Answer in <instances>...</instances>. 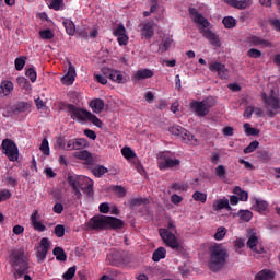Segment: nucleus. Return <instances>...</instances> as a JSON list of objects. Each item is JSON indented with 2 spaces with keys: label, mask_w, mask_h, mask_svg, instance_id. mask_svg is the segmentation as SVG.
<instances>
[{
  "label": "nucleus",
  "mask_w": 280,
  "mask_h": 280,
  "mask_svg": "<svg viewBox=\"0 0 280 280\" xmlns=\"http://www.w3.org/2000/svg\"><path fill=\"white\" fill-rule=\"evenodd\" d=\"M25 75L26 78L30 79L31 82H36L38 75L36 74V70L34 68H28L26 69V72H25Z\"/></svg>",
  "instance_id": "52"
},
{
  "label": "nucleus",
  "mask_w": 280,
  "mask_h": 280,
  "mask_svg": "<svg viewBox=\"0 0 280 280\" xmlns=\"http://www.w3.org/2000/svg\"><path fill=\"white\" fill-rule=\"evenodd\" d=\"M167 250L165 247H159L153 252L152 259L153 261H159L160 259H165Z\"/></svg>",
  "instance_id": "34"
},
{
  "label": "nucleus",
  "mask_w": 280,
  "mask_h": 280,
  "mask_svg": "<svg viewBox=\"0 0 280 280\" xmlns=\"http://www.w3.org/2000/svg\"><path fill=\"white\" fill-rule=\"evenodd\" d=\"M150 78H154V71H152L151 69H141L138 70L133 77H132V81L133 82H141V80H148Z\"/></svg>",
  "instance_id": "17"
},
{
  "label": "nucleus",
  "mask_w": 280,
  "mask_h": 280,
  "mask_svg": "<svg viewBox=\"0 0 280 280\" xmlns=\"http://www.w3.org/2000/svg\"><path fill=\"white\" fill-rule=\"evenodd\" d=\"M55 235L56 237H65V225L58 224L55 226Z\"/></svg>",
  "instance_id": "61"
},
{
  "label": "nucleus",
  "mask_w": 280,
  "mask_h": 280,
  "mask_svg": "<svg viewBox=\"0 0 280 280\" xmlns=\"http://www.w3.org/2000/svg\"><path fill=\"white\" fill-rule=\"evenodd\" d=\"M86 148V139L84 138H74L66 141V147L63 150H82Z\"/></svg>",
  "instance_id": "12"
},
{
  "label": "nucleus",
  "mask_w": 280,
  "mask_h": 280,
  "mask_svg": "<svg viewBox=\"0 0 280 280\" xmlns=\"http://www.w3.org/2000/svg\"><path fill=\"white\" fill-rule=\"evenodd\" d=\"M192 198L196 202H202V203L207 202V194L205 192L195 191L192 194Z\"/></svg>",
  "instance_id": "48"
},
{
  "label": "nucleus",
  "mask_w": 280,
  "mask_h": 280,
  "mask_svg": "<svg viewBox=\"0 0 280 280\" xmlns=\"http://www.w3.org/2000/svg\"><path fill=\"white\" fill-rule=\"evenodd\" d=\"M125 35H126V26H124V24H119L114 30V36L119 37V36H125Z\"/></svg>",
  "instance_id": "59"
},
{
  "label": "nucleus",
  "mask_w": 280,
  "mask_h": 280,
  "mask_svg": "<svg viewBox=\"0 0 280 280\" xmlns=\"http://www.w3.org/2000/svg\"><path fill=\"white\" fill-rule=\"evenodd\" d=\"M108 168L102 166V165H96L92 168V174L96 177V178H102L104 176V174H107Z\"/></svg>",
  "instance_id": "38"
},
{
  "label": "nucleus",
  "mask_w": 280,
  "mask_h": 280,
  "mask_svg": "<svg viewBox=\"0 0 280 280\" xmlns=\"http://www.w3.org/2000/svg\"><path fill=\"white\" fill-rule=\"evenodd\" d=\"M160 237H162L164 244L168 246V248H172V250H177L180 253L183 250V245L178 243V238L174 233L170 232L167 229H160L159 230Z\"/></svg>",
  "instance_id": "3"
},
{
  "label": "nucleus",
  "mask_w": 280,
  "mask_h": 280,
  "mask_svg": "<svg viewBox=\"0 0 280 280\" xmlns=\"http://www.w3.org/2000/svg\"><path fill=\"white\" fill-rule=\"evenodd\" d=\"M191 108H194L195 113L199 117H207V115L209 114V112L202 101L191 103Z\"/></svg>",
  "instance_id": "23"
},
{
  "label": "nucleus",
  "mask_w": 280,
  "mask_h": 280,
  "mask_svg": "<svg viewBox=\"0 0 280 280\" xmlns=\"http://www.w3.org/2000/svg\"><path fill=\"white\" fill-rule=\"evenodd\" d=\"M75 270H77V267H75V266L70 267V268L62 275V279H65V280H71V279H73V277H75Z\"/></svg>",
  "instance_id": "51"
},
{
  "label": "nucleus",
  "mask_w": 280,
  "mask_h": 280,
  "mask_svg": "<svg viewBox=\"0 0 280 280\" xmlns=\"http://www.w3.org/2000/svg\"><path fill=\"white\" fill-rule=\"evenodd\" d=\"M39 150H42L45 156H49V141L46 138L42 141Z\"/></svg>",
  "instance_id": "55"
},
{
  "label": "nucleus",
  "mask_w": 280,
  "mask_h": 280,
  "mask_svg": "<svg viewBox=\"0 0 280 280\" xmlns=\"http://www.w3.org/2000/svg\"><path fill=\"white\" fill-rule=\"evenodd\" d=\"M170 47H172V38L170 37H164L162 39V43L159 46V51L161 54H165V51H167V49H170Z\"/></svg>",
  "instance_id": "39"
},
{
  "label": "nucleus",
  "mask_w": 280,
  "mask_h": 280,
  "mask_svg": "<svg viewBox=\"0 0 280 280\" xmlns=\"http://www.w3.org/2000/svg\"><path fill=\"white\" fill-rule=\"evenodd\" d=\"M89 229L92 231H107V217L94 215L88 223Z\"/></svg>",
  "instance_id": "10"
},
{
  "label": "nucleus",
  "mask_w": 280,
  "mask_h": 280,
  "mask_svg": "<svg viewBox=\"0 0 280 280\" xmlns=\"http://www.w3.org/2000/svg\"><path fill=\"white\" fill-rule=\"evenodd\" d=\"M259 242V238L253 234L248 241H247V246L248 248H250V250H253L254 253H258V254H261L264 253V248H260V250H257V244Z\"/></svg>",
  "instance_id": "28"
},
{
  "label": "nucleus",
  "mask_w": 280,
  "mask_h": 280,
  "mask_svg": "<svg viewBox=\"0 0 280 280\" xmlns=\"http://www.w3.org/2000/svg\"><path fill=\"white\" fill-rule=\"evenodd\" d=\"M74 156L75 159H80V161H84L86 165H93V163H95L93 155L86 150L75 152Z\"/></svg>",
  "instance_id": "22"
},
{
  "label": "nucleus",
  "mask_w": 280,
  "mask_h": 280,
  "mask_svg": "<svg viewBox=\"0 0 280 280\" xmlns=\"http://www.w3.org/2000/svg\"><path fill=\"white\" fill-rule=\"evenodd\" d=\"M63 3H65V0H51L49 8L50 10H55L56 12H58V10L62 8Z\"/></svg>",
  "instance_id": "53"
},
{
  "label": "nucleus",
  "mask_w": 280,
  "mask_h": 280,
  "mask_svg": "<svg viewBox=\"0 0 280 280\" xmlns=\"http://www.w3.org/2000/svg\"><path fill=\"white\" fill-rule=\"evenodd\" d=\"M85 121H91V124H93L97 128H102V126H104V122H102V120L100 118H97V116H95L91 112H88V116L85 118Z\"/></svg>",
  "instance_id": "37"
},
{
  "label": "nucleus",
  "mask_w": 280,
  "mask_h": 280,
  "mask_svg": "<svg viewBox=\"0 0 280 280\" xmlns=\"http://www.w3.org/2000/svg\"><path fill=\"white\" fill-rule=\"evenodd\" d=\"M62 25L66 30V33L69 35V36H75V24L73 23V21L69 20V19H66L63 20L62 22Z\"/></svg>",
  "instance_id": "29"
},
{
  "label": "nucleus",
  "mask_w": 280,
  "mask_h": 280,
  "mask_svg": "<svg viewBox=\"0 0 280 280\" xmlns=\"http://www.w3.org/2000/svg\"><path fill=\"white\" fill-rule=\"evenodd\" d=\"M244 130L247 137H257V135H259V130L250 127L248 122L244 124Z\"/></svg>",
  "instance_id": "42"
},
{
  "label": "nucleus",
  "mask_w": 280,
  "mask_h": 280,
  "mask_svg": "<svg viewBox=\"0 0 280 280\" xmlns=\"http://www.w3.org/2000/svg\"><path fill=\"white\" fill-rule=\"evenodd\" d=\"M185 130H186L185 128L178 125H175L173 127H170L168 132H171V135H175V137H182Z\"/></svg>",
  "instance_id": "46"
},
{
  "label": "nucleus",
  "mask_w": 280,
  "mask_h": 280,
  "mask_svg": "<svg viewBox=\"0 0 280 280\" xmlns=\"http://www.w3.org/2000/svg\"><path fill=\"white\" fill-rule=\"evenodd\" d=\"M163 162H160V170H165L167 167H176L180 165V160L178 159H171L165 155V153L162 154Z\"/></svg>",
  "instance_id": "21"
},
{
  "label": "nucleus",
  "mask_w": 280,
  "mask_h": 280,
  "mask_svg": "<svg viewBox=\"0 0 280 280\" xmlns=\"http://www.w3.org/2000/svg\"><path fill=\"white\" fill-rule=\"evenodd\" d=\"M201 103H203V106H206V110L208 113L215 106V98L213 96H208L206 100H202Z\"/></svg>",
  "instance_id": "44"
},
{
  "label": "nucleus",
  "mask_w": 280,
  "mask_h": 280,
  "mask_svg": "<svg viewBox=\"0 0 280 280\" xmlns=\"http://www.w3.org/2000/svg\"><path fill=\"white\" fill-rule=\"evenodd\" d=\"M257 158L260 161L268 162L270 160V154H268V151H266V150H259V151H257Z\"/></svg>",
  "instance_id": "58"
},
{
  "label": "nucleus",
  "mask_w": 280,
  "mask_h": 280,
  "mask_svg": "<svg viewBox=\"0 0 280 280\" xmlns=\"http://www.w3.org/2000/svg\"><path fill=\"white\" fill-rule=\"evenodd\" d=\"M275 277L277 272L272 269H262L255 275L254 280H275Z\"/></svg>",
  "instance_id": "18"
},
{
  "label": "nucleus",
  "mask_w": 280,
  "mask_h": 280,
  "mask_svg": "<svg viewBox=\"0 0 280 280\" xmlns=\"http://www.w3.org/2000/svg\"><path fill=\"white\" fill-rule=\"evenodd\" d=\"M201 34L203 36V38H207V40H209V43L212 45V47H220L221 43H220V36H218V34L213 33V31L207 28L201 31Z\"/></svg>",
  "instance_id": "16"
},
{
  "label": "nucleus",
  "mask_w": 280,
  "mask_h": 280,
  "mask_svg": "<svg viewBox=\"0 0 280 280\" xmlns=\"http://www.w3.org/2000/svg\"><path fill=\"white\" fill-rule=\"evenodd\" d=\"M222 23H223L225 30H233V27H235V25H237V21L233 16L223 18Z\"/></svg>",
  "instance_id": "40"
},
{
  "label": "nucleus",
  "mask_w": 280,
  "mask_h": 280,
  "mask_svg": "<svg viewBox=\"0 0 280 280\" xmlns=\"http://www.w3.org/2000/svg\"><path fill=\"white\" fill-rule=\"evenodd\" d=\"M51 248V242L47 237H43L39 242V246L36 247V259L38 264H43L47 259V253Z\"/></svg>",
  "instance_id": "9"
},
{
  "label": "nucleus",
  "mask_w": 280,
  "mask_h": 280,
  "mask_svg": "<svg viewBox=\"0 0 280 280\" xmlns=\"http://www.w3.org/2000/svg\"><path fill=\"white\" fill-rule=\"evenodd\" d=\"M121 154H122V156H125V159H135V156H137V154H135V151H132V149H130V147L122 148Z\"/></svg>",
  "instance_id": "50"
},
{
  "label": "nucleus",
  "mask_w": 280,
  "mask_h": 280,
  "mask_svg": "<svg viewBox=\"0 0 280 280\" xmlns=\"http://www.w3.org/2000/svg\"><path fill=\"white\" fill-rule=\"evenodd\" d=\"M14 91V83L12 81H2L0 84V93H2L5 97L10 95Z\"/></svg>",
  "instance_id": "27"
},
{
  "label": "nucleus",
  "mask_w": 280,
  "mask_h": 280,
  "mask_svg": "<svg viewBox=\"0 0 280 280\" xmlns=\"http://www.w3.org/2000/svg\"><path fill=\"white\" fill-rule=\"evenodd\" d=\"M74 34H77L78 38H89V31L84 27L77 28Z\"/></svg>",
  "instance_id": "60"
},
{
  "label": "nucleus",
  "mask_w": 280,
  "mask_h": 280,
  "mask_svg": "<svg viewBox=\"0 0 280 280\" xmlns=\"http://www.w3.org/2000/svg\"><path fill=\"white\" fill-rule=\"evenodd\" d=\"M56 143L59 150H65L67 145V140H65V137L60 136L57 138Z\"/></svg>",
  "instance_id": "63"
},
{
  "label": "nucleus",
  "mask_w": 280,
  "mask_h": 280,
  "mask_svg": "<svg viewBox=\"0 0 280 280\" xmlns=\"http://www.w3.org/2000/svg\"><path fill=\"white\" fill-rule=\"evenodd\" d=\"M39 36L43 40H51L54 38V32H51L49 28H46L39 31Z\"/></svg>",
  "instance_id": "47"
},
{
  "label": "nucleus",
  "mask_w": 280,
  "mask_h": 280,
  "mask_svg": "<svg viewBox=\"0 0 280 280\" xmlns=\"http://www.w3.org/2000/svg\"><path fill=\"white\" fill-rule=\"evenodd\" d=\"M104 100L102 98H94L90 102V108L95 113L96 115H100L102 110H104Z\"/></svg>",
  "instance_id": "24"
},
{
  "label": "nucleus",
  "mask_w": 280,
  "mask_h": 280,
  "mask_svg": "<svg viewBox=\"0 0 280 280\" xmlns=\"http://www.w3.org/2000/svg\"><path fill=\"white\" fill-rule=\"evenodd\" d=\"M80 189L83 191V194H86L89 198H93V182L85 179V185L80 186Z\"/></svg>",
  "instance_id": "36"
},
{
  "label": "nucleus",
  "mask_w": 280,
  "mask_h": 280,
  "mask_svg": "<svg viewBox=\"0 0 280 280\" xmlns=\"http://www.w3.org/2000/svg\"><path fill=\"white\" fill-rule=\"evenodd\" d=\"M172 188L174 189V191H187V186L180 183H174L172 185Z\"/></svg>",
  "instance_id": "64"
},
{
  "label": "nucleus",
  "mask_w": 280,
  "mask_h": 280,
  "mask_svg": "<svg viewBox=\"0 0 280 280\" xmlns=\"http://www.w3.org/2000/svg\"><path fill=\"white\" fill-rule=\"evenodd\" d=\"M130 208L141 207V205H150V199L148 198H133L129 201Z\"/></svg>",
  "instance_id": "35"
},
{
  "label": "nucleus",
  "mask_w": 280,
  "mask_h": 280,
  "mask_svg": "<svg viewBox=\"0 0 280 280\" xmlns=\"http://www.w3.org/2000/svg\"><path fill=\"white\" fill-rule=\"evenodd\" d=\"M65 110L70 115L71 119L75 121H86V116L89 110L82 109L73 104H65L63 105Z\"/></svg>",
  "instance_id": "5"
},
{
  "label": "nucleus",
  "mask_w": 280,
  "mask_h": 280,
  "mask_svg": "<svg viewBox=\"0 0 280 280\" xmlns=\"http://www.w3.org/2000/svg\"><path fill=\"white\" fill-rule=\"evenodd\" d=\"M180 139L182 141H184V143H189L190 145H198V139H196V136H194V133L189 132L187 129L184 130Z\"/></svg>",
  "instance_id": "25"
},
{
  "label": "nucleus",
  "mask_w": 280,
  "mask_h": 280,
  "mask_svg": "<svg viewBox=\"0 0 280 280\" xmlns=\"http://www.w3.org/2000/svg\"><path fill=\"white\" fill-rule=\"evenodd\" d=\"M9 264L16 270L19 277L27 275V270H30V261L25 256V252L21 249L11 253Z\"/></svg>",
  "instance_id": "2"
},
{
  "label": "nucleus",
  "mask_w": 280,
  "mask_h": 280,
  "mask_svg": "<svg viewBox=\"0 0 280 280\" xmlns=\"http://www.w3.org/2000/svg\"><path fill=\"white\" fill-rule=\"evenodd\" d=\"M12 198V192L8 189H2L0 191V202H5V200H10Z\"/></svg>",
  "instance_id": "54"
},
{
  "label": "nucleus",
  "mask_w": 280,
  "mask_h": 280,
  "mask_svg": "<svg viewBox=\"0 0 280 280\" xmlns=\"http://www.w3.org/2000/svg\"><path fill=\"white\" fill-rule=\"evenodd\" d=\"M214 211H222V209H226L231 211V206L229 205V199H219L215 200L212 205Z\"/></svg>",
  "instance_id": "26"
},
{
  "label": "nucleus",
  "mask_w": 280,
  "mask_h": 280,
  "mask_svg": "<svg viewBox=\"0 0 280 280\" xmlns=\"http://www.w3.org/2000/svg\"><path fill=\"white\" fill-rule=\"evenodd\" d=\"M32 224H33V229L35 231H38L39 233H45V231H47V226L40 223V221H34Z\"/></svg>",
  "instance_id": "56"
},
{
  "label": "nucleus",
  "mask_w": 280,
  "mask_h": 280,
  "mask_svg": "<svg viewBox=\"0 0 280 280\" xmlns=\"http://www.w3.org/2000/svg\"><path fill=\"white\" fill-rule=\"evenodd\" d=\"M209 70L212 73H218L219 78L221 80H229V69H226V65L220 62V61H214L209 65Z\"/></svg>",
  "instance_id": "11"
},
{
  "label": "nucleus",
  "mask_w": 280,
  "mask_h": 280,
  "mask_svg": "<svg viewBox=\"0 0 280 280\" xmlns=\"http://www.w3.org/2000/svg\"><path fill=\"white\" fill-rule=\"evenodd\" d=\"M188 12H189V16H190V19H192L194 23L199 25L200 32L207 30V27H209L211 25L209 20H207V18H205V15H202V13L198 12V9L189 8Z\"/></svg>",
  "instance_id": "7"
},
{
  "label": "nucleus",
  "mask_w": 280,
  "mask_h": 280,
  "mask_svg": "<svg viewBox=\"0 0 280 280\" xmlns=\"http://www.w3.org/2000/svg\"><path fill=\"white\" fill-rule=\"evenodd\" d=\"M24 67H25V59L16 58L15 59V69H16V71H23Z\"/></svg>",
  "instance_id": "62"
},
{
  "label": "nucleus",
  "mask_w": 280,
  "mask_h": 280,
  "mask_svg": "<svg viewBox=\"0 0 280 280\" xmlns=\"http://www.w3.org/2000/svg\"><path fill=\"white\" fill-rule=\"evenodd\" d=\"M2 150H4V154L8 156L9 161H18L19 147H16L13 140L4 139L2 141Z\"/></svg>",
  "instance_id": "8"
},
{
  "label": "nucleus",
  "mask_w": 280,
  "mask_h": 280,
  "mask_svg": "<svg viewBox=\"0 0 280 280\" xmlns=\"http://www.w3.org/2000/svg\"><path fill=\"white\" fill-rule=\"evenodd\" d=\"M259 148V141L254 140L249 143L248 147H246L243 152L244 154H252V152H255Z\"/></svg>",
  "instance_id": "43"
},
{
  "label": "nucleus",
  "mask_w": 280,
  "mask_h": 280,
  "mask_svg": "<svg viewBox=\"0 0 280 280\" xmlns=\"http://www.w3.org/2000/svg\"><path fill=\"white\" fill-rule=\"evenodd\" d=\"M226 259H229V253L226 252V248L222 246V244L214 243L209 247L208 266L212 272L222 270L226 264Z\"/></svg>",
  "instance_id": "1"
},
{
  "label": "nucleus",
  "mask_w": 280,
  "mask_h": 280,
  "mask_svg": "<svg viewBox=\"0 0 280 280\" xmlns=\"http://www.w3.org/2000/svg\"><path fill=\"white\" fill-rule=\"evenodd\" d=\"M215 174L218 178H220L221 180H224V178H226V167H224V165L217 166Z\"/></svg>",
  "instance_id": "49"
},
{
  "label": "nucleus",
  "mask_w": 280,
  "mask_h": 280,
  "mask_svg": "<svg viewBox=\"0 0 280 280\" xmlns=\"http://www.w3.org/2000/svg\"><path fill=\"white\" fill-rule=\"evenodd\" d=\"M52 255L56 257L57 261H67V253H65L62 247H55Z\"/></svg>",
  "instance_id": "33"
},
{
  "label": "nucleus",
  "mask_w": 280,
  "mask_h": 280,
  "mask_svg": "<svg viewBox=\"0 0 280 280\" xmlns=\"http://www.w3.org/2000/svg\"><path fill=\"white\" fill-rule=\"evenodd\" d=\"M26 110H30V103L27 102H18L13 106V113L19 115L20 113H26Z\"/></svg>",
  "instance_id": "31"
},
{
  "label": "nucleus",
  "mask_w": 280,
  "mask_h": 280,
  "mask_svg": "<svg viewBox=\"0 0 280 280\" xmlns=\"http://www.w3.org/2000/svg\"><path fill=\"white\" fill-rule=\"evenodd\" d=\"M119 229H124V220L107 217V231H118Z\"/></svg>",
  "instance_id": "19"
},
{
  "label": "nucleus",
  "mask_w": 280,
  "mask_h": 280,
  "mask_svg": "<svg viewBox=\"0 0 280 280\" xmlns=\"http://www.w3.org/2000/svg\"><path fill=\"white\" fill-rule=\"evenodd\" d=\"M262 101L268 110L269 117H275V115H278V113L280 110L279 97H276L273 95H270L268 97L266 94H262Z\"/></svg>",
  "instance_id": "6"
},
{
  "label": "nucleus",
  "mask_w": 280,
  "mask_h": 280,
  "mask_svg": "<svg viewBox=\"0 0 280 280\" xmlns=\"http://www.w3.org/2000/svg\"><path fill=\"white\" fill-rule=\"evenodd\" d=\"M237 217L242 222H248L249 220H253V212L250 210H240Z\"/></svg>",
  "instance_id": "41"
},
{
  "label": "nucleus",
  "mask_w": 280,
  "mask_h": 280,
  "mask_svg": "<svg viewBox=\"0 0 280 280\" xmlns=\"http://www.w3.org/2000/svg\"><path fill=\"white\" fill-rule=\"evenodd\" d=\"M247 56L248 58H261V50L259 49H256V48H250L248 51H247Z\"/></svg>",
  "instance_id": "57"
},
{
  "label": "nucleus",
  "mask_w": 280,
  "mask_h": 280,
  "mask_svg": "<svg viewBox=\"0 0 280 280\" xmlns=\"http://www.w3.org/2000/svg\"><path fill=\"white\" fill-rule=\"evenodd\" d=\"M226 5L231 8H235L236 10H246V8H250L253 5L252 0H223Z\"/></svg>",
  "instance_id": "15"
},
{
  "label": "nucleus",
  "mask_w": 280,
  "mask_h": 280,
  "mask_svg": "<svg viewBox=\"0 0 280 280\" xmlns=\"http://www.w3.org/2000/svg\"><path fill=\"white\" fill-rule=\"evenodd\" d=\"M249 45H253L254 47H259V45H262L264 47H268L270 45V42L254 35L249 37Z\"/></svg>",
  "instance_id": "30"
},
{
  "label": "nucleus",
  "mask_w": 280,
  "mask_h": 280,
  "mask_svg": "<svg viewBox=\"0 0 280 280\" xmlns=\"http://www.w3.org/2000/svg\"><path fill=\"white\" fill-rule=\"evenodd\" d=\"M61 82L66 86H70L71 84H73V82H75V68L71 66V63L68 68L67 74L63 78H61Z\"/></svg>",
  "instance_id": "20"
},
{
  "label": "nucleus",
  "mask_w": 280,
  "mask_h": 280,
  "mask_svg": "<svg viewBox=\"0 0 280 280\" xmlns=\"http://www.w3.org/2000/svg\"><path fill=\"white\" fill-rule=\"evenodd\" d=\"M140 27V34L142 38H145L147 40H150L152 36H154V23L151 22H143L139 25Z\"/></svg>",
  "instance_id": "13"
},
{
  "label": "nucleus",
  "mask_w": 280,
  "mask_h": 280,
  "mask_svg": "<svg viewBox=\"0 0 280 280\" xmlns=\"http://www.w3.org/2000/svg\"><path fill=\"white\" fill-rule=\"evenodd\" d=\"M224 237H226V228H218L214 234V240H217V242H221V240H224Z\"/></svg>",
  "instance_id": "45"
},
{
  "label": "nucleus",
  "mask_w": 280,
  "mask_h": 280,
  "mask_svg": "<svg viewBox=\"0 0 280 280\" xmlns=\"http://www.w3.org/2000/svg\"><path fill=\"white\" fill-rule=\"evenodd\" d=\"M270 205L268 201L259 198H254L253 205H252V210L256 211L257 213H266L268 212Z\"/></svg>",
  "instance_id": "14"
},
{
  "label": "nucleus",
  "mask_w": 280,
  "mask_h": 280,
  "mask_svg": "<svg viewBox=\"0 0 280 280\" xmlns=\"http://www.w3.org/2000/svg\"><path fill=\"white\" fill-rule=\"evenodd\" d=\"M233 194H235V196H238V200H241V202H248V192L245 190H242V187L240 186L234 187Z\"/></svg>",
  "instance_id": "32"
},
{
  "label": "nucleus",
  "mask_w": 280,
  "mask_h": 280,
  "mask_svg": "<svg viewBox=\"0 0 280 280\" xmlns=\"http://www.w3.org/2000/svg\"><path fill=\"white\" fill-rule=\"evenodd\" d=\"M102 73L103 75H106V78H109L112 82H116V84H126L127 82H130V75L120 70L104 68Z\"/></svg>",
  "instance_id": "4"
}]
</instances>
